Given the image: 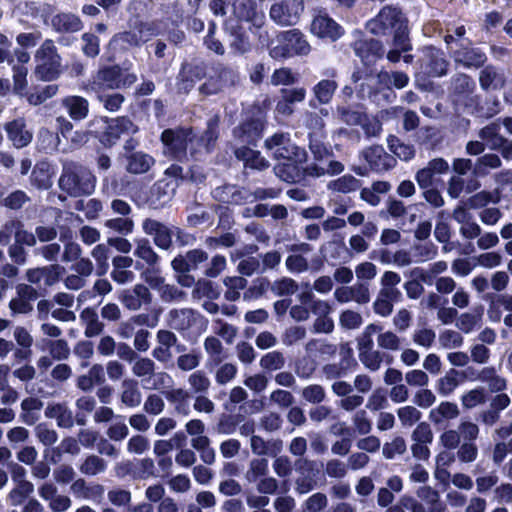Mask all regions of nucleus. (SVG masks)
<instances>
[{
  "label": "nucleus",
  "instance_id": "nucleus-1",
  "mask_svg": "<svg viewBox=\"0 0 512 512\" xmlns=\"http://www.w3.org/2000/svg\"><path fill=\"white\" fill-rule=\"evenodd\" d=\"M58 184L71 197L88 196L95 190L96 177L88 167L70 161L63 165Z\"/></svg>",
  "mask_w": 512,
  "mask_h": 512
},
{
  "label": "nucleus",
  "instance_id": "nucleus-2",
  "mask_svg": "<svg viewBox=\"0 0 512 512\" xmlns=\"http://www.w3.org/2000/svg\"><path fill=\"white\" fill-rule=\"evenodd\" d=\"M266 38L268 33L265 32ZM275 41L267 39L269 56L275 61H283L295 56H306L311 50V46L305 38V35L297 28L281 31L276 35Z\"/></svg>",
  "mask_w": 512,
  "mask_h": 512
},
{
  "label": "nucleus",
  "instance_id": "nucleus-3",
  "mask_svg": "<svg viewBox=\"0 0 512 512\" xmlns=\"http://www.w3.org/2000/svg\"><path fill=\"white\" fill-rule=\"evenodd\" d=\"M196 140L192 126L178 125L166 128L160 134L163 154L169 159L184 162L188 159V147Z\"/></svg>",
  "mask_w": 512,
  "mask_h": 512
},
{
  "label": "nucleus",
  "instance_id": "nucleus-4",
  "mask_svg": "<svg viewBox=\"0 0 512 512\" xmlns=\"http://www.w3.org/2000/svg\"><path fill=\"white\" fill-rule=\"evenodd\" d=\"M96 122L100 127L94 131V137L106 149L114 147L122 136L135 135L139 132L138 125L127 115L114 118L101 116Z\"/></svg>",
  "mask_w": 512,
  "mask_h": 512
},
{
  "label": "nucleus",
  "instance_id": "nucleus-5",
  "mask_svg": "<svg viewBox=\"0 0 512 512\" xmlns=\"http://www.w3.org/2000/svg\"><path fill=\"white\" fill-rule=\"evenodd\" d=\"M374 27L371 29L374 34L383 36L392 35L399 44L404 43V38L409 37L408 19L401 9L385 6L373 19Z\"/></svg>",
  "mask_w": 512,
  "mask_h": 512
},
{
  "label": "nucleus",
  "instance_id": "nucleus-6",
  "mask_svg": "<svg viewBox=\"0 0 512 512\" xmlns=\"http://www.w3.org/2000/svg\"><path fill=\"white\" fill-rule=\"evenodd\" d=\"M264 149L277 161L296 159L298 162H306L308 158L306 150L296 145L287 132L278 131L267 137L264 140Z\"/></svg>",
  "mask_w": 512,
  "mask_h": 512
},
{
  "label": "nucleus",
  "instance_id": "nucleus-7",
  "mask_svg": "<svg viewBox=\"0 0 512 512\" xmlns=\"http://www.w3.org/2000/svg\"><path fill=\"white\" fill-rule=\"evenodd\" d=\"M239 83V73L233 67L221 62L212 64L211 74L199 86V92L204 96L215 95L226 87Z\"/></svg>",
  "mask_w": 512,
  "mask_h": 512
},
{
  "label": "nucleus",
  "instance_id": "nucleus-8",
  "mask_svg": "<svg viewBox=\"0 0 512 512\" xmlns=\"http://www.w3.org/2000/svg\"><path fill=\"white\" fill-rule=\"evenodd\" d=\"M267 124L245 113V117L232 130V137L238 146L257 147L263 138Z\"/></svg>",
  "mask_w": 512,
  "mask_h": 512
},
{
  "label": "nucleus",
  "instance_id": "nucleus-9",
  "mask_svg": "<svg viewBox=\"0 0 512 512\" xmlns=\"http://www.w3.org/2000/svg\"><path fill=\"white\" fill-rule=\"evenodd\" d=\"M447 51L455 65L465 69H480L488 60L486 53L481 48L475 47L473 41L459 43Z\"/></svg>",
  "mask_w": 512,
  "mask_h": 512
},
{
  "label": "nucleus",
  "instance_id": "nucleus-10",
  "mask_svg": "<svg viewBox=\"0 0 512 512\" xmlns=\"http://www.w3.org/2000/svg\"><path fill=\"white\" fill-rule=\"evenodd\" d=\"M303 11V0H281L271 6L269 14L276 24L293 26L298 23Z\"/></svg>",
  "mask_w": 512,
  "mask_h": 512
},
{
  "label": "nucleus",
  "instance_id": "nucleus-11",
  "mask_svg": "<svg viewBox=\"0 0 512 512\" xmlns=\"http://www.w3.org/2000/svg\"><path fill=\"white\" fill-rule=\"evenodd\" d=\"M207 76V67L205 63H193L184 61L176 77V87L178 93L188 94L198 81Z\"/></svg>",
  "mask_w": 512,
  "mask_h": 512
},
{
  "label": "nucleus",
  "instance_id": "nucleus-12",
  "mask_svg": "<svg viewBox=\"0 0 512 512\" xmlns=\"http://www.w3.org/2000/svg\"><path fill=\"white\" fill-rule=\"evenodd\" d=\"M121 66L118 64L108 65L100 68L96 75L89 80L86 89L92 93L106 92L107 90L119 89V77Z\"/></svg>",
  "mask_w": 512,
  "mask_h": 512
},
{
  "label": "nucleus",
  "instance_id": "nucleus-13",
  "mask_svg": "<svg viewBox=\"0 0 512 512\" xmlns=\"http://www.w3.org/2000/svg\"><path fill=\"white\" fill-rule=\"evenodd\" d=\"M355 54L361 59L363 66L368 68V75L376 73V63L384 56V47L377 39H367L356 42Z\"/></svg>",
  "mask_w": 512,
  "mask_h": 512
},
{
  "label": "nucleus",
  "instance_id": "nucleus-14",
  "mask_svg": "<svg viewBox=\"0 0 512 512\" xmlns=\"http://www.w3.org/2000/svg\"><path fill=\"white\" fill-rule=\"evenodd\" d=\"M310 31L313 35L321 39H330L336 41L341 38L345 31L327 12H319L311 22Z\"/></svg>",
  "mask_w": 512,
  "mask_h": 512
},
{
  "label": "nucleus",
  "instance_id": "nucleus-15",
  "mask_svg": "<svg viewBox=\"0 0 512 512\" xmlns=\"http://www.w3.org/2000/svg\"><path fill=\"white\" fill-rule=\"evenodd\" d=\"M179 184L168 178L157 180L149 189L146 203L152 209H161L172 199Z\"/></svg>",
  "mask_w": 512,
  "mask_h": 512
},
{
  "label": "nucleus",
  "instance_id": "nucleus-16",
  "mask_svg": "<svg viewBox=\"0 0 512 512\" xmlns=\"http://www.w3.org/2000/svg\"><path fill=\"white\" fill-rule=\"evenodd\" d=\"M361 154L368 164L369 170L376 173L389 171L397 164L396 158L388 154L381 145L369 146Z\"/></svg>",
  "mask_w": 512,
  "mask_h": 512
},
{
  "label": "nucleus",
  "instance_id": "nucleus-17",
  "mask_svg": "<svg viewBox=\"0 0 512 512\" xmlns=\"http://www.w3.org/2000/svg\"><path fill=\"white\" fill-rule=\"evenodd\" d=\"M449 62L443 51L431 47L421 60V68L429 77H442L447 74Z\"/></svg>",
  "mask_w": 512,
  "mask_h": 512
},
{
  "label": "nucleus",
  "instance_id": "nucleus-18",
  "mask_svg": "<svg viewBox=\"0 0 512 512\" xmlns=\"http://www.w3.org/2000/svg\"><path fill=\"white\" fill-rule=\"evenodd\" d=\"M143 231L153 236L154 244L163 250H168L172 246V236L174 231L165 224L151 218H146L142 223Z\"/></svg>",
  "mask_w": 512,
  "mask_h": 512
},
{
  "label": "nucleus",
  "instance_id": "nucleus-19",
  "mask_svg": "<svg viewBox=\"0 0 512 512\" xmlns=\"http://www.w3.org/2000/svg\"><path fill=\"white\" fill-rule=\"evenodd\" d=\"M208 260V253L200 248L178 254L171 261V267L175 272H190Z\"/></svg>",
  "mask_w": 512,
  "mask_h": 512
},
{
  "label": "nucleus",
  "instance_id": "nucleus-20",
  "mask_svg": "<svg viewBox=\"0 0 512 512\" xmlns=\"http://www.w3.org/2000/svg\"><path fill=\"white\" fill-rule=\"evenodd\" d=\"M281 98L277 101L275 110L282 116H290L294 113L296 103L303 102L306 97L304 87L282 88L280 90Z\"/></svg>",
  "mask_w": 512,
  "mask_h": 512
},
{
  "label": "nucleus",
  "instance_id": "nucleus-21",
  "mask_svg": "<svg viewBox=\"0 0 512 512\" xmlns=\"http://www.w3.org/2000/svg\"><path fill=\"white\" fill-rule=\"evenodd\" d=\"M4 130L7 134V138L16 148L28 146L33 139V134L26 129V121L22 117L7 122L4 125Z\"/></svg>",
  "mask_w": 512,
  "mask_h": 512
},
{
  "label": "nucleus",
  "instance_id": "nucleus-22",
  "mask_svg": "<svg viewBox=\"0 0 512 512\" xmlns=\"http://www.w3.org/2000/svg\"><path fill=\"white\" fill-rule=\"evenodd\" d=\"M249 146H237L233 154L238 161L243 162L247 169L264 171L269 168V161L266 160L261 152Z\"/></svg>",
  "mask_w": 512,
  "mask_h": 512
},
{
  "label": "nucleus",
  "instance_id": "nucleus-23",
  "mask_svg": "<svg viewBox=\"0 0 512 512\" xmlns=\"http://www.w3.org/2000/svg\"><path fill=\"white\" fill-rule=\"evenodd\" d=\"M219 126L220 117L215 114L207 120L206 128L201 135L198 138L196 137L198 146L208 154L214 152L216 148L220 136Z\"/></svg>",
  "mask_w": 512,
  "mask_h": 512
},
{
  "label": "nucleus",
  "instance_id": "nucleus-24",
  "mask_svg": "<svg viewBox=\"0 0 512 512\" xmlns=\"http://www.w3.org/2000/svg\"><path fill=\"white\" fill-rule=\"evenodd\" d=\"M125 159L126 171L134 175L147 173L156 162L152 155L144 151H136L134 153L126 154Z\"/></svg>",
  "mask_w": 512,
  "mask_h": 512
},
{
  "label": "nucleus",
  "instance_id": "nucleus-25",
  "mask_svg": "<svg viewBox=\"0 0 512 512\" xmlns=\"http://www.w3.org/2000/svg\"><path fill=\"white\" fill-rule=\"evenodd\" d=\"M305 162H298L296 159L285 160L277 163L273 171L275 175L288 184H294L303 177L302 165Z\"/></svg>",
  "mask_w": 512,
  "mask_h": 512
},
{
  "label": "nucleus",
  "instance_id": "nucleus-26",
  "mask_svg": "<svg viewBox=\"0 0 512 512\" xmlns=\"http://www.w3.org/2000/svg\"><path fill=\"white\" fill-rule=\"evenodd\" d=\"M479 84L482 90H500L506 84V78L496 66L489 64L482 67L479 73Z\"/></svg>",
  "mask_w": 512,
  "mask_h": 512
},
{
  "label": "nucleus",
  "instance_id": "nucleus-27",
  "mask_svg": "<svg viewBox=\"0 0 512 512\" xmlns=\"http://www.w3.org/2000/svg\"><path fill=\"white\" fill-rule=\"evenodd\" d=\"M320 253L335 261L331 264L332 266H335L341 259H343V262H347L350 257V252L341 234H335L332 240L322 245Z\"/></svg>",
  "mask_w": 512,
  "mask_h": 512
},
{
  "label": "nucleus",
  "instance_id": "nucleus-28",
  "mask_svg": "<svg viewBox=\"0 0 512 512\" xmlns=\"http://www.w3.org/2000/svg\"><path fill=\"white\" fill-rule=\"evenodd\" d=\"M61 105L67 111L70 118L74 121H81L88 116L89 102L82 96H65L61 101Z\"/></svg>",
  "mask_w": 512,
  "mask_h": 512
},
{
  "label": "nucleus",
  "instance_id": "nucleus-29",
  "mask_svg": "<svg viewBox=\"0 0 512 512\" xmlns=\"http://www.w3.org/2000/svg\"><path fill=\"white\" fill-rule=\"evenodd\" d=\"M51 22L53 29L60 33H75L83 28L81 19L72 13H58Z\"/></svg>",
  "mask_w": 512,
  "mask_h": 512
},
{
  "label": "nucleus",
  "instance_id": "nucleus-30",
  "mask_svg": "<svg viewBox=\"0 0 512 512\" xmlns=\"http://www.w3.org/2000/svg\"><path fill=\"white\" fill-rule=\"evenodd\" d=\"M109 45L118 51H128L133 47L141 46V39L135 31H122L114 34L109 42Z\"/></svg>",
  "mask_w": 512,
  "mask_h": 512
},
{
  "label": "nucleus",
  "instance_id": "nucleus-31",
  "mask_svg": "<svg viewBox=\"0 0 512 512\" xmlns=\"http://www.w3.org/2000/svg\"><path fill=\"white\" fill-rule=\"evenodd\" d=\"M251 449L256 455H270L276 457L282 449L281 440L265 441L261 436H251Z\"/></svg>",
  "mask_w": 512,
  "mask_h": 512
},
{
  "label": "nucleus",
  "instance_id": "nucleus-32",
  "mask_svg": "<svg viewBox=\"0 0 512 512\" xmlns=\"http://www.w3.org/2000/svg\"><path fill=\"white\" fill-rule=\"evenodd\" d=\"M412 275L416 278L415 280H411L405 283L404 288L406 290L407 296L410 299H417L421 296L424 291V288L420 281L425 283L431 282V276L424 269L417 267L412 271Z\"/></svg>",
  "mask_w": 512,
  "mask_h": 512
},
{
  "label": "nucleus",
  "instance_id": "nucleus-33",
  "mask_svg": "<svg viewBox=\"0 0 512 512\" xmlns=\"http://www.w3.org/2000/svg\"><path fill=\"white\" fill-rule=\"evenodd\" d=\"M256 7L257 4L254 0H233L232 10L237 18L236 23H240V21L255 22L257 18Z\"/></svg>",
  "mask_w": 512,
  "mask_h": 512
},
{
  "label": "nucleus",
  "instance_id": "nucleus-34",
  "mask_svg": "<svg viewBox=\"0 0 512 512\" xmlns=\"http://www.w3.org/2000/svg\"><path fill=\"white\" fill-rule=\"evenodd\" d=\"M224 29L230 31L231 35L234 36V40L231 43V48L234 51L244 54L249 50L248 37L240 23L237 22L230 26L229 21H225Z\"/></svg>",
  "mask_w": 512,
  "mask_h": 512
},
{
  "label": "nucleus",
  "instance_id": "nucleus-35",
  "mask_svg": "<svg viewBox=\"0 0 512 512\" xmlns=\"http://www.w3.org/2000/svg\"><path fill=\"white\" fill-rule=\"evenodd\" d=\"M23 223L18 219H13L10 221H7L4 225V228L6 230L12 231L15 229L14 237L15 242L24 246H35L36 244V236L30 231H27L23 229Z\"/></svg>",
  "mask_w": 512,
  "mask_h": 512
},
{
  "label": "nucleus",
  "instance_id": "nucleus-36",
  "mask_svg": "<svg viewBox=\"0 0 512 512\" xmlns=\"http://www.w3.org/2000/svg\"><path fill=\"white\" fill-rule=\"evenodd\" d=\"M451 88L454 95L466 97L473 93L476 83L470 75L458 73L451 79Z\"/></svg>",
  "mask_w": 512,
  "mask_h": 512
},
{
  "label": "nucleus",
  "instance_id": "nucleus-37",
  "mask_svg": "<svg viewBox=\"0 0 512 512\" xmlns=\"http://www.w3.org/2000/svg\"><path fill=\"white\" fill-rule=\"evenodd\" d=\"M31 183L37 189H48L52 185L50 166L46 162L37 163L30 176Z\"/></svg>",
  "mask_w": 512,
  "mask_h": 512
},
{
  "label": "nucleus",
  "instance_id": "nucleus-38",
  "mask_svg": "<svg viewBox=\"0 0 512 512\" xmlns=\"http://www.w3.org/2000/svg\"><path fill=\"white\" fill-rule=\"evenodd\" d=\"M220 195L217 199L221 202L241 205L247 201V196L243 191L232 184H224L216 189Z\"/></svg>",
  "mask_w": 512,
  "mask_h": 512
},
{
  "label": "nucleus",
  "instance_id": "nucleus-39",
  "mask_svg": "<svg viewBox=\"0 0 512 512\" xmlns=\"http://www.w3.org/2000/svg\"><path fill=\"white\" fill-rule=\"evenodd\" d=\"M338 88V83L333 79H322L314 87L313 93L319 104H328Z\"/></svg>",
  "mask_w": 512,
  "mask_h": 512
},
{
  "label": "nucleus",
  "instance_id": "nucleus-40",
  "mask_svg": "<svg viewBox=\"0 0 512 512\" xmlns=\"http://www.w3.org/2000/svg\"><path fill=\"white\" fill-rule=\"evenodd\" d=\"M61 74L60 61L42 60L35 68V75L42 81L56 80Z\"/></svg>",
  "mask_w": 512,
  "mask_h": 512
},
{
  "label": "nucleus",
  "instance_id": "nucleus-41",
  "mask_svg": "<svg viewBox=\"0 0 512 512\" xmlns=\"http://www.w3.org/2000/svg\"><path fill=\"white\" fill-rule=\"evenodd\" d=\"M397 294H399L397 289H382L380 295L384 296V298L378 297L375 300L373 304L374 312L382 317L389 316L393 311L391 300Z\"/></svg>",
  "mask_w": 512,
  "mask_h": 512
},
{
  "label": "nucleus",
  "instance_id": "nucleus-42",
  "mask_svg": "<svg viewBox=\"0 0 512 512\" xmlns=\"http://www.w3.org/2000/svg\"><path fill=\"white\" fill-rule=\"evenodd\" d=\"M360 186L361 181L350 174L343 175L328 183V189L340 193L356 191Z\"/></svg>",
  "mask_w": 512,
  "mask_h": 512
},
{
  "label": "nucleus",
  "instance_id": "nucleus-43",
  "mask_svg": "<svg viewBox=\"0 0 512 512\" xmlns=\"http://www.w3.org/2000/svg\"><path fill=\"white\" fill-rule=\"evenodd\" d=\"M137 247L134 251V255L144 260L149 266L153 267L159 261L158 254L153 250L150 242L147 238H141L136 240Z\"/></svg>",
  "mask_w": 512,
  "mask_h": 512
},
{
  "label": "nucleus",
  "instance_id": "nucleus-44",
  "mask_svg": "<svg viewBox=\"0 0 512 512\" xmlns=\"http://www.w3.org/2000/svg\"><path fill=\"white\" fill-rule=\"evenodd\" d=\"M135 29L137 31L138 38L141 39V45L162 33L160 21L158 20L150 22L139 21L135 25Z\"/></svg>",
  "mask_w": 512,
  "mask_h": 512
},
{
  "label": "nucleus",
  "instance_id": "nucleus-45",
  "mask_svg": "<svg viewBox=\"0 0 512 512\" xmlns=\"http://www.w3.org/2000/svg\"><path fill=\"white\" fill-rule=\"evenodd\" d=\"M374 77L376 78L375 84L368 87L367 93L369 98H375L386 90H392L391 74H389L387 71H376Z\"/></svg>",
  "mask_w": 512,
  "mask_h": 512
},
{
  "label": "nucleus",
  "instance_id": "nucleus-46",
  "mask_svg": "<svg viewBox=\"0 0 512 512\" xmlns=\"http://www.w3.org/2000/svg\"><path fill=\"white\" fill-rule=\"evenodd\" d=\"M94 94L96 95L99 102L102 103L103 107L109 112L119 111L125 102L124 95L118 92L107 93L106 91Z\"/></svg>",
  "mask_w": 512,
  "mask_h": 512
},
{
  "label": "nucleus",
  "instance_id": "nucleus-47",
  "mask_svg": "<svg viewBox=\"0 0 512 512\" xmlns=\"http://www.w3.org/2000/svg\"><path fill=\"white\" fill-rule=\"evenodd\" d=\"M299 81V74L292 71L289 67H281L275 69L271 75V84L274 86L279 85H293Z\"/></svg>",
  "mask_w": 512,
  "mask_h": 512
},
{
  "label": "nucleus",
  "instance_id": "nucleus-48",
  "mask_svg": "<svg viewBox=\"0 0 512 512\" xmlns=\"http://www.w3.org/2000/svg\"><path fill=\"white\" fill-rule=\"evenodd\" d=\"M459 415L458 407L455 403L451 402H441L440 405L430 411L429 418L431 421L438 423L441 421V418L453 419Z\"/></svg>",
  "mask_w": 512,
  "mask_h": 512
},
{
  "label": "nucleus",
  "instance_id": "nucleus-49",
  "mask_svg": "<svg viewBox=\"0 0 512 512\" xmlns=\"http://www.w3.org/2000/svg\"><path fill=\"white\" fill-rule=\"evenodd\" d=\"M501 160L497 154H485L477 159L473 173L476 176H484L488 173L487 168H498L501 166Z\"/></svg>",
  "mask_w": 512,
  "mask_h": 512
},
{
  "label": "nucleus",
  "instance_id": "nucleus-50",
  "mask_svg": "<svg viewBox=\"0 0 512 512\" xmlns=\"http://www.w3.org/2000/svg\"><path fill=\"white\" fill-rule=\"evenodd\" d=\"M499 201L500 196L498 191H496V195L494 197L491 192L483 190L468 198L466 205L470 209H479L487 206L490 202L498 203Z\"/></svg>",
  "mask_w": 512,
  "mask_h": 512
},
{
  "label": "nucleus",
  "instance_id": "nucleus-51",
  "mask_svg": "<svg viewBox=\"0 0 512 512\" xmlns=\"http://www.w3.org/2000/svg\"><path fill=\"white\" fill-rule=\"evenodd\" d=\"M193 296L195 297H207L211 300L218 299L220 297V290L217 286L207 279H199L193 290Z\"/></svg>",
  "mask_w": 512,
  "mask_h": 512
},
{
  "label": "nucleus",
  "instance_id": "nucleus-52",
  "mask_svg": "<svg viewBox=\"0 0 512 512\" xmlns=\"http://www.w3.org/2000/svg\"><path fill=\"white\" fill-rule=\"evenodd\" d=\"M109 248L104 244H98L92 250V256L96 261V274L103 276L109 269L108 263Z\"/></svg>",
  "mask_w": 512,
  "mask_h": 512
},
{
  "label": "nucleus",
  "instance_id": "nucleus-53",
  "mask_svg": "<svg viewBox=\"0 0 512 512\" xmlns=\"http://www.w3.org/2000/svg\"><path fill=\"white\" fill-rule=\"evenodd\" d=\"M271 105L272 101L270 97L266 95L261 101H255L247 110L246 114L267 124V112L270 110Z\"/></svg>",
  "mask_w": 512,
  "mask_h": 512
},
{
  "label": "nucleus",
  "instance_id": "nucleus-54",
  "mask_svg": "<svg viewBox=\"0 0 512 512\" xmlns=\"http://www.w3.org/2000/svg\"><path fill=\"white\" fill-rule=\"evenodd\" d=\"M466 33L467 30L464 25H459L453 30L447 28V33L443 37L447 49L455 47L459 43L465 44L466 41H472L470 38L466 37Z\"/></svg>",
  "mask_w": 512,
  "mask_h": 512
},
{
  "label": "nucleus",
  "instance_id": "nucleus-55",
  "mask_svg": "<svg viewBox=\"0 0 512 512\" xmlns=\"http://www.w3.org/2000/svg\"><path fill=\"white\" fill-rule=\"evenodd\" d=\"M268 473V460L266 458L253 459L250 462L249 470L246 478L250 482H255L259 478L266 476Z\"/></svg>",
  "mask_w": 512,
  "mask_h": 512
},
{
  "label": "nucleus",
  "instance_id": "nucleus-56",
  "mask_svg": "<svg viewBox=\"0 0 512 512\" xmlns=\"http://www.w3.org/2000/svg\"><path fill=\"white\" fill-rule=\"evenodd\" d=\"M28 201H30V197L26 192L15 190L5 197L0 204L11 210H20Z\"/></svg>",
  "mask_w": 512,
  "mask_h": 512
},
{
  "label": "nucleus",
  "instance_id": "nucleus-57",
  "mask_svg": "<svg viewBox=\"0 0 512 512\" xmlns=\"http://www.w3.org/2000/svg\"><path fill=\"white\" fill-rule=\"evenodd\" d=\"M105 469V461L96 455L88 456L80 466V471L86 475H96Z\"/></svg>",
  "mask_w": 512,
  "mask_h": 512
},
{
  "label": "nucleus",
  "instance_id": "nucleus-58",
  "mask_svg": "<svg viewBox=\"0 0 512 512\" xmlns=\"http://www.w3.org/2000/svg\"><path fill=\"white\" fill-rule=\"evenodd\" d=\"M339 354L341 356L339 364L347 373L358 367V363L354 358L353 349L349 342L340 344Z\"/></svg>",
  "mask_w": 512,
  "mask_h": 512
},
{
  "label": "nucleus",
  "instance_id": "nucleus-59",
  "mask_svg": "<svg viewBox=\"0 0 512 512\" xmlns=\"http://www.w3.org/2000/svg\"><path fill=\"white\" fill-rule=\"evenodd\" d=\"M33 484L29 481H20L17 487L9 493L10 500L13 505L21 504L32 492Z\"/></svg>",
  "mask_w": 512,
  "mask_h": 512
},
{
  "label": "nucleus",
  "instance_id": "nucleus-60",
  "mask_svg": "<svg viewBox=\"0 0 512 512\" xmlns=\"http://www.w3.org/2000/svg\"><path fill=\"white\" fill-rule=\"evenodd\" d=\"M337 111L340 120L350 126L361 125L366 117L364 113L350 107H338Z\"/></svg>",
  "mask_w": 512,
  "mask_h": 512
},
{
  "label": "nucleus",
  "instance_id": "nucleus-61",
  "mask_svg": "<svg viewBox=\"0 0 512 512\" xmlns=\"http://www.w3.org/2000/svg\"><path fill=\"white\" fill-rule=\"evenodd\" d=\"M285 364L283 354L279 351H272L264 356L260 360V365L265 370H278L281 369Z\"/></svg>",
  "mask_w": 512,
  "mask_h": 512
},
{
  "label": "nucleus",
  "instance_id": "nucleus-62",
  "mask_svg": "<svg viewBox=\"0 0 512 512\" xmlns=\"http://www.w3.org/2000/svg\"><path fill=\"white\" fill-rule=\"evenodd\" d=\"M49 352L55 360H65L70 355V349L68 343L64 339L49 340L48 341Z\"/></svg>",
  "mask_w": 512,
  "mask_h": 512
},
{
  "label": "nucleus",
  "instance_id": "nucleus-63",
  "mask_svg": "<svg viewBox=\"0 0 512 512\" xmlns=\"http://www.w3.org/2000/svg\"><path fill=\"white\" fill-rule=\"evenodd\" d=\"M84 45L82 51L85 56L94 58L100 53V40L93 33H84L82 35Z\"/></svg>",
  "mask_w": 512,
  "mask_h": 512
},
{
  "label": "nucleus",
  "instance_id": "nucleus-64",
  "mask_svg": "<svg viewBox=\"0 0 512 512\" xmlns=\"http://www.w3.org/2000/svg\"><path fill=\"white\" fill-rule=\"evenodd\" d=\"M204 348L216 364H220L222 362L223 358L221 357V354L223 353V346L217 337L208 336L204 341Z\"/></svg>",
  "mask_w": 512,
  "mask_h": 512
}]
</instances>
